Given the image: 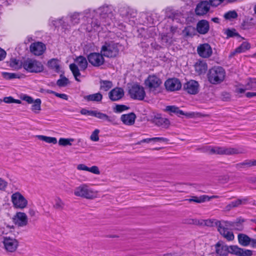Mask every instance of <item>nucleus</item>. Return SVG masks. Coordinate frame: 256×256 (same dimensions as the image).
Listing matches in <instances>:
<instances>
[{
    "label": "nucleus",
    "mask_w": 256,
    "mask_h": 256,
    "mask_svg": "<svg viewBox=\"0 0 256 256\" xmlns=\"http://www.w3.org/2000/svg\"><path fill=\"white\" fill-rule=\"evenodd\" d=\"M216 256H228L229 254L237 256H252V251L240 248L236 245L228 246L222 240L218 241L214 246Z\"/></svg>",
    "instance_id": "1"
},
{
    "label": "nucleus",
    "mask_w": 256,
    "mask_h": 256,
    "mask_svg": "<svg viewBox=\"0 0 256 256\" xmlns=\"http://www.w3.org/2000/svg\"><path fill=\"white\" fill-rule=\"evenodd\" d=\"M113 40H107L102 45L100 52L104 56L108 58H116L119 54L120 49L122 46V44L118 42L114 36Z\"/></svg>",
    "instance_id": "2"
},
{
    "label": "nucleus",
    "mask_w": 256,
    "mask_h": 256,
    "mask_svg": "<svg viewBox=\"0 0 256 256\" xmlns=\"http://www.w3.org/2000/svg\"><path fill=\"white\" fill-rule=\"evenodd\" d=\"M226 76L224 69L221 66H214L209 70L208 73V82L213 84H218L222 82Z\"/></svg>",
    "instance_id": "3"
},
{
    "label": "nucleus",
    "mask_w": 256,
    "mask_h": 256,
    "mask_svg": "<svg viewBox=\"0 0 256 256\" xmlns=\"http://www.w3.org/2000/svg\"><path fill=\"white\" fill-rule=\"evenodd\" d=\"M24 68L29 72L39 73L43 72L44 66L40 61L28 58L24 60Z\"/></svg>",
    "instance_id": "4"
},
{
    "label": "nucleus",
    "mask_w": 256,
    "mask_h": 256,
    "mask_svg": "<svg viewBox=\"0 0 256 256\" xmlns=\"http://www.w3.org/2000/svg\"><path fill=\"white\" fill-rule=\"evenodd\" d=\"M74 194L86 199H93L96 197V193L87 184H82L75 188Z\"/></svg>",
    "instance_id": "5"
},
{
    "label": "nucleus",
    "mask_w": 256,
    "mask_h": 256,
    "mask_svg": "<svg viewBox=\"0 0 256 256\" xmlns=\"http://www.w3.org/2000/svg\"><path fill=\"white\" fill-rule=\"evenodd\" d=\"M162 81L160 78L156 76H150L148 78L145 80V86L146 88L148 89L150 94H156V89L160 86Z\"/></svg>",
    "instance_id": "6"
},
{
    "label": "nucleus",
    "mask_w": 256,
    "mask_h": 256,
    "mask_svg": "<svg viewBox=\"0 0 256 256\" xmlns=\"http://www.w3.org/2000/svg\"><path fill=\"white\" fill-rule=\"evenodd\" d=\"M128 94L132 99L142 100L144 98V88L134 84L128 86Z\"/></svg>",
    "instance_id": "7"
},
{
    "label": "nucleus",
    "mask_w": 256,
    "mask_h": 256,
    "mask_svg": "<svg viewBox=\"0 0 256 256\" xmlns=\"http://www.w3.org/2000/svg\"><path fill=\"white\" fill-rule=\"evenodd\" d=\"M12 202L14 206L16 208L23 209L28 204V201L19 192L13 194L11 196Z\"/></svg>",
    "instance_id": "8"
},
{
    "label": "nucleus",
    "mask_w": 256,
    "mask_h": 256,
    "mask_svg": "<svg viewBox=\"0 0 256 256\" xmlns=\"http://www.w3.org/2000/svg\"><path fill=\"white\" fill-rule=\"evenodd\" d=\"M88 62L94 67H99L104 64L105 60L102 54L99 52H91L87 56Z\"/></svg>",
    "instance_id": "9"
},
{
    "label": "nucleus",
    "mask_w": 256,
    "mask_h": 256,
    "mask_svg": "<svg viewBox=\"0 0 256 256\" xmlns=\"http://www.w3.org/2000/svg\"><path fill=\"white\" fill-rule=\"evenodd\" d=\"M244 153V150L241 148L216 146V154L233 155L242 154Z\"/></svg>",
    "instance_id": "10"
},
{
    "label": "nucleus",
    "mask_w": 256,
    "mask_h": 256,
    "mask_svg": "<svg viewBox=\"0 0 256 256\" xmlns=\"http://www.w3.org/2000/svg\"><path fill=\"white\" fill-rule=\"evenodd\" d=\"M166 89L168 91L174 92L180 90L182 84L180 80L177 78L168 79L164 82Z\"/></svg>",
    "instance_id": "11"
},
{
    "label": "nucleus",
    "mask_w": 256,
    "mask_h": 256,
    "mask_svg": "<svg viewBox=\"0 0 256 256\" xmlns=\"http://www.w3.org/2000/svg\"><path fill=\"white\" fill-rule=\"evenodd\" d=\"M13 222L18 227L26 226L28 224L26 214L22 212H18L12 218Z\"/></svg>",
    "instance_id": "12"
},
{
    "label": "nucleus",
    "mask_w": 256,
    "mask_h": 256,
    "mask_svg": "<svg viewBox=\"0 0 256 256\" xmlns=\"http://www.w3.org/2000/svg\"><path fill=\"white\" fill-rule=\"evenodd\" d=\"M197 52L198 55L203 58H208L210 57L212 50L210 46L208 43H204L200 44L197 48Z\"/></svg>",
    "instance_id": "13"
},
{
    "label": "nucleus",
    "mask_w": 256,
    "mask_h": 256,
    "mask_svg": "<svg viewBox=\"0 0 256 256\" xmlns=\"http://www.w3.org/2000/svg\"><path fill=\"white\" fill-rule=\"evenodd\" d=\"M3 243L6 250L11 252H15L18 245V242L16 239L10 237H4Z\"/></svg>",
    "instance_id": "14"
},
{
    "label": "nucleus",
    "mask_w": 256,
    "mask_h": 256,
    "mask_svg": "<svg viewBox=\"0 0 256 256\" xmlns=\"http://www.w3.org/2000/svg\"><path fill=\"white\" fill-rule=\"evenodd\" d=\"M124 94V90L122 88L116 87L108 92V98L112 102L118 101L122 99Z\"/></svg>",
    "instance_id": "15"
},
{
    "label": "nucleus",
    "mask_w": 256,
    "mask_h": 256,
    "mask_svg": "<svg viewBox=\"0 0 256 256\" xmlns=\"http://www.w3.org/2000/svg\"><path fill=\"white\" fill-rule=\"evenodd\" d=\"M46 48V46L41 42L32 43L30 46V52L38 56L42 54Z\"/></svg>",
    "instance_id": "16"
},
{
    "label": "nucleus",
    "mask_w": 256,
    "mask_h": 256,
    "mask_svg": "<svg viewBox=\"0 0 256 256\" xmlns=\"http://www.w3.org/2000/svg\"><path fill=\"white\" fill-rule=\"evenodd\" d=\"M146 120L148 121L151 120V119L147 117ZM152 120L156 126L164 128H168L170 125V122L168 119L158 116H155Z\"/></svg>",
    "instance_id": "17"
},
{
    "label": "nucleus",
    "mask_w": 256,
    "mask_h": 256,
    "mask_svg": "<svg viewBox=\"0 0 256 256\" xmlns=\"http://www.w3.org/2000/svg\"><path fill=\"white\" fill-rule=\"evenodd\" d=\"M199 84L194 80H190L184 84V90L188 94H196L198 92Z\"/></svg>",
    "instance_id": "18"
},
{
    "label": "nucleus",
    "mask_w": 256,
    "mask_h": 256,
    "mask_svg": "<svg viewBox=\"0 0 256 256\" xmlns=\"http://www.w3.org/2000/svg\"><path fill=\"white\" fill-rule=\"evenodd\" d=\"M120 15L125 19H129L136 16V12L127 6H121L118 10Z\"/></svg>",
    "instance_id": "19"
},
{
    "label": "nucleus",
    "mask_w": 256,
    "mask_h": 256,
    "mask_svg": "<svg viewBox=\"0 0 256 256\" xmlns=\"http://www.w3.org/2000/svg\"><path fill=\"white\" fill-rule=\"evenodd\" d=\"M210 8V4L208 2L202 1L198 4L195 12L197 15H204L208 12Z\"/></svg>",
    "instance_id": "20"
},
{
    "label": "nucleus",
    "mask_w": 256,
    "mask_h": 256,
    "mask_svg": "<svg viewBox=\"0 0 256 256\" xmlns=\"http://www.w3.org/2000/svg\"><path fill=\"white\" fill-rule=\"evenodd\" d=\"M196 31L201 34H207L210 30V24L208 21L205 20H199L196 24Z\"/></svg>",
    "instance_id": "21"
},
{
    "label": "nucleus",
    "mask_w": 256,
    "mask_h": 256,
    "mask_svg": "<svg viewBox=\"0 0 256 256\" xmlns=\"http://www.w3.org/2000/svg\"><path fill=\"white\" fill-rule=\"evenodd\" d=\"M136 116L134 112L122 115L120 120L126 125L132 126L134 124Z\"/></svg>",
    "instance_id": "22"
},
{
    "label": "nucleus",
    "mask_w": 256,
    "mask_h": 256,
    "mask_svg": "<svg viewBox=\"0 0 256 256\" xmlns=\"http://www.w3.org/2000/svg\"><path fill=\"white\" fill-rule=\"evenodd\" d=\"M218 198L219 196L216 195H214L210 196L207 195H202L199 197L195 196H192V198L188 199L187 200L190 202H194L196 203H202L206 201H209L212 198Z\"/></svg>",
    "instance_id": "23"
},
{
    "label": "nucleus",
    "mask_w": 256,
    "mask_h": 256,
    "mask_svg": "<svg viewBox=\"0 0 256 256\" xmlns=\"http://www.w3.org/2000/svg\"><path fill=\"white\" fill-rule=\"evenodd\" d=\"M98 13L102 18H111L112 16V8L108 6H104L98 9Z\"/></svg>",
    "instance_id": "24"
},
{
    "label": "nucleus",
    "mask_w": 256,
    "mask_h": 256,
    "mask_svg": "<svg viewBox=\"0 0 256 256\" xmlns=\"http://www.w3.org/2000/svg\"><path fill=\"white\" fill-rule=\"evenodd\" d=\"M194 68L196 72L199 75L204 74L208 70L206 62L202 60H198L194 64Z\"/></svg>",
    "instance_id": "25"
},
{
    "label": "nucleus",
    "mask_w": 256,
    "mask_h": 256,
    "mask_svg": "<svg viewBox=\"0 0 256 256\" xmlns=\"http://www.w3.org/2000/svg\"><path fill=\"white\" fill-rule=\"evenodd\" d=\"M248 201V198H244L243 199H237L236 200L232 201L226 205L225 207V210L226 211H230L233 208L238 207L242 204H244Z\"/></svg>",
    "instance_id": "26"
},
{
    "label": "nucleus",
    "mask_w": 256,
    "mask_h": 256,
    "mask_svg": "<svg viewBox=\"0 0 256 256\" xmlns=\"http://www.w3.org/2000/svg\"><path fill=\"white\" fill-rule=\"evenodd\" d=\"M239 244L244 246H246L250 244L253 238H250L248 236L244 234H240L238 236Z\"/></svg>",
    "instance_id": "27"
},
{
    "label": "nucleus",
    "mask_w": 256,
    "mask_h": 256,
    "mask_svg": "<svg viewBox=\"0 0 256 256\" xmlns=\"http://www.w3.org/2000/svg\"><path fill=\"white\" fill-rule=\"evenodd\" d=\"M218 230L227 240L232 241L234 240V236L233 232L228 230V229L218 227Z\"/></svg>",
    "instance_id": "28"
},
{
    "label": "nucleus",
    "mask_w": 256,
    "mask_h": 256,
    "mask_svg": "<svg viewBox=\"0 0 256 256\" xmlns=\"http://www.w3.org/2000/svg\"><path fill=\"white\" fill-rule=\"evenodd\" d=\"M164 110L166 112H169V114L170 115H172V114H176L179 116L181 115L186 116V114L182 110H180V108L178 107L175 106H166Z\"/></svg>",
    "instance_id": "29"
},
{
    "label": "nucleus",
    "mask_w": 256,
    "mask_h": 256,
    "mask_svg": "<svg viewBox=\"0 0 256 256\" xmlns=\"http://www.w3.org/2000/svg\"><path fill=\"white\" fill-rule=\"evenodd\" d=\"M48 66L49 68L54 70L56 72H59L60 66L59 60L57 58H52L48 62Z\"/></svg>",
    "instance_id": "30"
},
{
    "label": "nucleus",
    "mask_w": 256,
    "mask_h": 256,
    "mask_svg": "<svg viewBox=\"0 0 256 256\" xmlns=\"http://www.w3.org/2000/svg\"><path fill=\"white\" fill-rule=\"evenodd\" d=\"M102 95L100 92L84 96V99L88 102H99L102 100Z\"/></svg>",
    "instance_id": "31"
},
{
    "label": "nucleus",
    "mask_w": 256,
    "mask_h": 256,
    "mask_svg": "<svg viewBox=\"0 0 256 256\" xmlns=\"http://www.w3.org/2000/svg\"><path fill=\"white\" fill-rule=\"evenodd\" d=\"M75 62L79 66L81 70H84L88 67V61L86 58L82 56L77 57L75 60Z\"/></svg>",
    "instance_id": "32"
},
{
    "label": "nucleus",
    "mask_w": 256,
    "mask_h": 256,
    "mask_svg": "<svg viewBox=\"0 0 256 256\" xmlns=\"http://www.w3.org/2000/svg\"><path fill=\"white\" fill-rule=\"evenodd\" d=\"M82 12H74L69 16L70 20L72 24L74 25L80 22V16H84Z\"/></svg>",
    "instance_id": "33"
},
{
    "label": "nucleus",
    "mask_w": 256,
    "mask_h": 256,
    "mask_svg": "<svg viewBox=\"0 0 256 256\" xmlns=\"http://www.w3.org/2000/svg\"><path fill=\"white\" fill-rule=\"evenodd\" d=\"M2 76L6 80H10L14 78H20L24 76V75L22 74L10 73L8 72H2Z\"/></svg>",
    "instance_id": "34"
},
{
    "label": "nucleus",
    "mask_w": 256,
    "mask_h": 256,
    "mask_svg": "<svg viewBox=\"0 0 256 256\" xmlns=\"http://www.w3.org/2000/svg\"><path fill=\"white\" fill-rule=\"evenodd\" d=\"M24 60L23 61L16 60V58L11 59L10 60V66L14 70H20L24 68Z\"/></svg>",
    "instance_id": "35"
},
{
    "label": "nucleus",
    "mask_w": 256,
    "mask_h": 256,
    "mask_svg": "<svg viewBox=\"0 0 256 256\" xmlns=\"http://www.w3.org/2000/svg\"><path fill=\"white\" fill-rule=\"evenodd\" d=\"M216 222V226L220 228H225L226 229L232 228L233 229L234 226V222L220 220Z\"/></svg>",
    "instance_id": "36"
},
{
    "label": "nucleus",
    "mask_w": 256,
    "mask_h": 256,
    "mask_svg": "<svg viewBox=\"0 0 256 256\" xmlns=\"http://www.w3.org/2000/svg\"><path fill=\"white\" fill-rule=\"evenodd\" d=\"M70 68L72 71L73 76L74 77L75 80L78 82H80V80L78 78V76H81L80 72V70L76 64H71L70 65Z\"/></svg>",
    "instance_id": "37"
},
{
    "label": "nucleus",
    "mask_w": 256,
    "mask_h": 256,
    "mask_svg": "<svg viewBox=\"0 0 256 256\" xmlns=\"http://www.w3.org/2000/svg\"><path fill=\"white\" fill-rule=\"evenodd\" d=\"M100 90L104 92L108 91L112 87V82L110 80H100Z\"/></svg>",
    "instance_id": "38"
},
{
    "label": "nucleus",
    "mask_w": 256,
    "mask_h": 256,
    "mask_svg": "<svg viewBox=\"0 0 256 256\" xmlns=\"http://www.w3.org/2000/svg\"><path fill=\"white\" fill-rule=\"evenodd\" d=\"M244 222V219L242 218L241 217L237 218L236 220L234 221V226L233 227V229L239 231H242L244 228L242 224Z\"/></svg>",
    "instance_id": "39"
},
{
    "label": "nucleus",
    "mask_w": 256,
    "mask_h": 256,
    "mask_svg": "<svg viewBox=\"0 0 256 256\" xmlns=\"http://www.w3.org/2000/svg\"><path fill=\"white\" fill-rule=\"evenodd\" d=\"M252 166V161L251 160H246L242 162H240L235 164V168L239 170H242L245 168L247 167H250Z\"/></svg>",
    "instance_id": "40"
},
{
    "label": "nucleus",
    "mask_w": 256,
    "mask_h": 256,
    "mask_svg": "<svg viewBox=\"0 0 256 256\" xmlns=\"http://www.w3.org/2000/svg\"><path fill=\"white\" fill-rule=\"evenodd\" d=\"M41 103L42 101L40 98H36L32 106V110L36 114L39 113L40 111L41 110Z\"/></svg>",
    "instance_id": "41"
},
{
    "label": "nucleus",
    "mask_w": 256,
    "mask_h": 256,
    "mask_svg": "<svg viewBox=\"0 0 256 256\" xmlns=\"http://www.w3.org/2000/svg\"><path fill=\"white\" fill-rule=\"evenodd\" d=\"M38 140L44 141L47 143L56 144L57 142V140L56 138L47 136L42 135L36 136Z\"/></svg>",
    "instance_id": "42"
},
{
    "label": "nucleus",
    "mask_w": 256,
    "mask_h": 256,
    "mask_svg": "<svg viewBox=\"0 0 256 256\" xmlns=\"http://www.w3.org/2000/svg\"><path fill=\"white\" fill-rule=\"evenodd\" d=\"M196 28L194 27L189 26L184 28L182 32L185 34L186 36H193L196 35Z\"/></svg>",
    "instance_id": "43"
},
{
    "label": "nucleus",
    "mask_w": 256,
    "mask_h": 256,
    "mask_svg": "<svg viewBox=\"0 0 256 256\" xmlns=\"http://www.w3.org/2000/svg\"><path fill=\"white\" fill-rule=\"evenodd\" d=\"M250 44L247 42H243L234 51V53H241L245 52L250 49Z\"/></svg>",
    "instance_id": "44"
},
{
    "label": "nucleus",
    "mask_w": 256,
    "mask_h": 256,
    "mask_svg": "<svg viewBox=\"0 0 256 256\" xmlns=\"http://www.w3.org/2000/svg\"><path fill=\"white\" fill-rule=\"evenodd\" d=\"M168 142V140L162 137H154L152 138H145V143L166 142Z\"/></svg>",
    "instance_id": "45"
},
{
    "label": "nucleus",
    "mask_w": 256,
    "mask_h": 256,
    "mask_svg": "<svg viewBox=\"0 0 256 256\" xmlns=\"http://www.w3.org/2000/svg\"><path fill=\"white\" fill-rule=\"evenodd\" d=\"M92 116L100 120L111 122L110 117L107 114L98 112L96 110H94Z\"/></svg>",
    "instance_id": "46"
},
{
    "label": "nucleus",
    "mask_w": 256,
    "mask_h": 256,
    "mask_svg": "<svg viewBox=\"0 0 256 256\" xmlns=\"http://www.w3.org/2000/svg\"><path fill=\"white\" fill-rule=\"evenodd\" d=\"M224 34L226 35V38H233L237 36L240 38V36L238 32H236L234 28L230 29L228 28L225 30Z\"/></svg>",
    "instance_id": "47"
},
{
    "label": "nucleus",
    "mask_w": 256,
    "mask_h": 256,
    "mask_svg": "<svg viewBox=\"0 0 256 256\" xmlns=\"http://www.w3.org/2000/svg\"><path fill=\"white\" fill-rule=\"evenodd\" d=\"M61 78L56 82V84L60 87L66 86L69 84V80L62 74L60 75Z\"/></svg>",
    "instance_id": "48"
},
{
    "label": "nucleus",
    "mask_w": 256,
    "mask_h": 256,
    "mask_svg": "<svg viewBox=\"0 0 256 256\" xmlns=\"http://www.w3.org/2000/svg\"><path fill=\"white\" fill-rule=\"evenodd\" d=\"M246 89L249 90H256V78H249L248 82L246 84Z\"/></svg>",
    "instance_id": "49"
},
{
    "label": "nucleus",
    "mask_w": 256,
    "mask_h": 256,
    "mask_svg": "<svg viewBox=\"0 0 256 256\" xmlns=\"http://www.w3.org/2000/svg\"><path fill=\"white\" fill-rule=\"evenodd\" d=\"M53 206L56 210H62L64 208V203L60 198H57L55 200V204Z\"/></svg>",
    "instance_id": "50"
},
{
    "label": "nucleus",
    "mask_w": 256,
    "mask_h": 256,
    "mask_svg": "<svg viewBox=\"0 0 256 256\" xmlns=\"http://www.w3.org/2000/svg\"><path fill=\"white\" fill-rule=\"evenodd\" d=\"M73 138H60L58 140V144L62 146H71L72 143L70 142H74Z\"/></svg>",
    "instance_id": "51"
},
{
    "label": "nucleus",
    "mask_w": 256,
    "mask_h": 256,
    "mask_svg": "<svg viewBox=\"0 0 256 256\" xmlns=\"http://www.w3.org/2000/svg\"><path fill=\"white\" fill-rule=\"evenodd\" d=\"M252 19L246 20H244L241 24V28L244 30H249L251 28L254 24L252 22Z\"/></svg>",
    "instance_id": "52"
},
{
    "label": "nucleus",
    "mask_w": 256,
    "mask_h": 256,
    "mask_svg": "<svg viewBox=\"0 0 256 256\" xmlns=\"http://www.w3.org/2000/svg\"><path fill=\"white\" fill-rule=\"evenodd\" d=\"M238 17V14L235 10H230L226 12L224 14V18L226 20H231L236 18Z\"/></svg>",
    "instance_id": "53"
},
{
    "label": "nucleus",
    "mask_w": 256,
    "mask_h": 256,
    "mask_svg": "<svg viewBox=\"0 0 256 256\" xmlns=\"http://www.w3.org/2000/svg\"><path fill=\"white\" fill-rule=\"evenodd\" d=\"M218 220H201V225L206 226H213L214 225L216 226V222Z\"/></svg>",
    "instance_id": "54"
},
{
    "label": "nucleus",
    "mask_w": 256,
    "mask_h": 256,
    "mask_svg": "<svg viewBox=\"0 0 256 256\" xmlns=\"http://www.w3.org/2000/svg\"><path fill=\"white\" fill-rule=\"evenodd\" d=\"M52 24L55 27H58L60 26H62L63 28H65V27H66V22L62 18L52 20Z\"/></svg>",
    "instance_id": "55"
},
{
    "label": "nucleus",
    "mask_w": 256,
    "mask_h": 256,
    "mask_svg": "<svg viewBox=\"0 0 256 256\" xmlns=\"http://www.w3.org/2000/svg\"><path fill=\"white\" fill-rule=\"evenodd\" d=\"M130 107L124 104H116L114 108L115 112H122L123 111L128 110Z\"/></svg>",
    "instance_id": "56"
},
{
    "label": "nucleus",
    "mask_w": 256,
    "mask_h": 256,
    "mask_svg": "<svg viewBox=\"0 0 256 256\" xmlns=\"http://www.w3.org/2000/svg\"><path fill=\"white\" fill-rule=\"evenodd\" d=\"M100 130L98 129H96L92 134L90 139L94 142H98L99 140L98 134Z\"/></svg>",
    "instance_id": "57"
},
{
    "label": "nucleus",
    "mask_w": 256,
    "mask_h": 256,
    "mask_svg": "<svg viewBox=\"0 0 256 256\" xmlns=\"http://www.w3.org/2000/svg\"><path fill=\"white\" fill-rule=\"evenodd\" d=\"M221 99L223 101L228 102L230 100L231 98L230 94L226 92H223L221 93Z\"/></svg>",
    "instance_id": "58"
},
{
    "label": "nucleus",
    "mask_w": 256,
    "mask_h": 256,
    "mask_svg": "<svg viewBox=\"0 0 256 256\" xmlns=\"http://www.w3.org/2000/svg\"><path fill=\"white\" fill-rule=\"evenodd\" d=\"M92 27L95 30H98L100 26V22L98 20H93L91 22Z\"/></svg>",
    "instance_id": "59"
},
{
    "label": "nucleus",
    "mask_w": 256,
    "mask_h": 256,
    "mask_svg": "<svg viewBox=\"0 0 256 256\" xmlns=\"http://www.w3.org/2000/svg\"><path fill=\"white\" fill-rule=\"evenodd\" d=\"M21 98L30 104H32L34 101V100L32 97L27 95L23 96H22L21 97Z\"/></svg>",
    "instance_id": "60"
},
{
    "label": "nucleus",
    "mask_w": 256,
    "mask_h": 256,
    "mask_svg": "<svg viewBox=\"0 0 256 256\" xmlns=\"http://www.w3.org/2000/svg\"><path fill=\"white\" fill-rule=\"evenodd\" d=\"M88 172L96 174H100L98 168L96 166H94L91 168H89V170H88Z\"/></svg>",
    "instance_id": "61"
},
{
    "label": "nucleus",
    "mask_w": 256,
    "mask_h": 256,
    "mask_svg": "<svg viewBox=\"0 0 256 256\" xmlns=\"http://www.w3.org/2000/svg\"><path fill=\"white\" fill-rule=\"evenodd\" d=\"M147 18V20H148V24H156V20L152 18V14H149L146 16Z\"/></svg>",
    "instance_id": "62"
},
{
    "label": "nucleus",
    "mask_w": 256,
    "mask_h": 256,
    "mask_svg": "<svg viewBox=\"0 0 256 256\" xmlns=\"http://www.w3.org/2000/svg\"><path fill=\"white\" fill-rule=\"evenodd\" d=\"M94 110H88L86 108H82L80 110V114L83 115H88L92 116Z\"/></svg>",
    "instance_id": "63"
},
{
    "label": "nucleus",
    "mask_w": 256,
    "mask_h": 256,
    "mask_svg": "<svg viewBox=\"0 0 256 256\" xmlns=\"http://www.w3.org/2000/svg\"><path fill=\"white\" fill-rule=\"evenodd\" d=\"M224 0H209L211 6H216L220 4Z\"/></svg>",
    "instance_id": "64"
}]
</instances>
